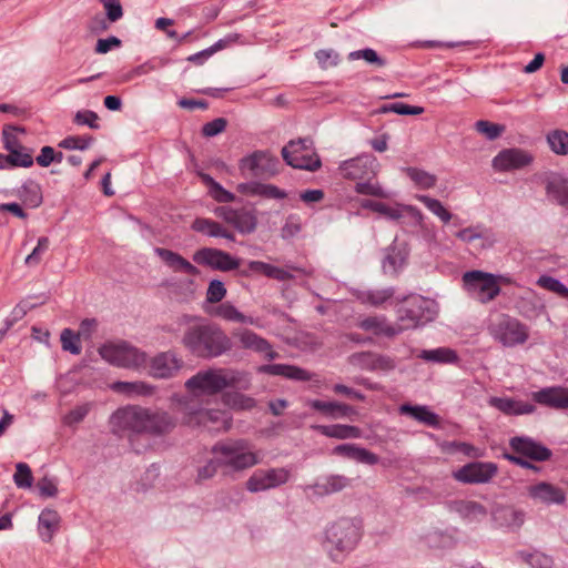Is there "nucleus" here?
<instances>
[{
  "mask_svg": "<svg viewBox=\"0 0 568 568\" xmlns=\"http://www.w3.org/2000/svg\"><path fill=\"white\" fill-rule=\"evenodd\" d=\"M111 424L116 432L131 430L154 435L168 433L174 426L166 413L139 406L118 409L111 417Z\"/></svg>",
  "mask_w": 568,
  "mask_h": 568,
  "instance_id": "1",
  "label": "nucleus"
},
{
  "mask_svg": "<svg viewBox=\"0 0 568 568\" xmlns=\"http://www.w3.org/2000/svg\"><path fill=\"white\" fill-rule=\"evenodd\" d=\"M185 386L193 396L200 397L203 395H216L227 387L247 389L250 381L245 373L236 369L211 368L200 371L186 382Z\"/></svg>",
  "mask_w": 568,
  "mask_h": 568,
  "instance_id": "2",
  "label": "nucleus"
},
{
  "mask_svg": "<svg viewBox=\"0 0 568 568\" xmlns=\"http://www.w3.org/2000/svg\"><path fill=\"white\" fill-rule=\"evenodd\" d=\"M183 344L194 355L216 357L231 348V341L225 332L216 325L195 324L183 335Z\"/></svg>",
  "mask_w": 568,
  "mask_h": 568,
  "instance_id": "3",
  "label": "nucleus"
},
{
  "mask_svg": "<svg viewBox=\"0 0 568 568\" xmlns=\"http://www.w3.org/2000/svg\"><path fill=\"white\" fill-rule=\"evenodd\" d=\"M377 160L373 155H361L344 161L339 172L344 179L357 181L355 190L359 194L376 197H386L382 186L375 181L377 174Z\"/></svg>",
  "mask_w": 568,
  "mask_h": 568,
  "instance_id": "4",
  "label": "nucleus"
},
{
  "mask_svg": "<svg viewBox=\"0 0 568 568\" xmlns=\"http://www.w3.org/2000/svg\"><path fill=\"white\" fill-rule=\"evenodd\" d=\"M211 455L217 456L222 473L242 471L258 464L260 457L245 439L220 440L213 445Z\"/></svg>",
  "mask_w": 568,
  "mask_h": 568,
  "instance_id": "5",
  "label": "nucleus"
},
{
  "mask_svg": "<svg viewBox=\"0 0 568 568\" xmlns=\"http://www.w3.org/2000/svg\"><path fill=\"white\" fill-rule=\"evenodd\" d=\"M463 282L466 291L480 303H488L495 300L501 285L509 284V280L504 276H496L481 271H470L463 275Z\"/></svg>",
  "mask_w": 568,
  "mask_h": 568,
  "instance_id": "6",
  "label": "nucleus"
},
{
  "mask_svg": "<svg viewBox=\"0 0 568 568\" xmlns=\"http://www.w3.org/2000/svg\"><path fill=\"white\" fill-rule=\"evenodd\" d=\"M282 154L286 163L293 168L307 171L321 168V160L308 140L291 141L283 148Z\"/></svg>",
  "mask_w": 568,
  "mask_h": 568,
  "instance_id": "7",
  "label": "nucleus"
},
{
  "mask_svg": "<svg viewBox=\"0 0 568 568\" xmlns=\"http://www.w3.org/2000/svg\"><path fill=\"white\" fill-rule=\"evenodd\" d=\"M99 353L103 359L120 367L138 368L146 363L145 354L126 343L105 344Z\"/></svg>",
  "mask_w": 568,
  "mask_h": 568,
  "instance_id": "8",
  "label": "nucleus"
},
{
  "mask_svg": "<svg viewBox=\"0 0 568 568\" xmlns=\"http://www.w3.org/2000/svg\"><path fill=\"white\" fill-rule=\"evenodd\" d=\"M493 337L506 347H513L526 343L529 338V328L517 318L503 315L490 326Z\"/></svg>",
  "mask_w": 568,
  "mask_h": 568,
  "instance_id": "9",
  "label": "nucleus"
},
{
  "mask_svg": "<svg viewBox=\"0 0 568 568\" xmlns=\"http://www.w3.org/2000/svg\"><path fill=\"white\" fill-rule=\"evenodd\" d=\"M189 426H202L209 432H227L232 427V416L227 410L201 408L189 412L185 417Z\"/></svg>",
  "mask_w": 568,
  "mask_h": 568,
  "instance_id": "10",
  "label": "nucleus"
},
{
  "mask_svg": "<svg viewBox=\"0 0 568 568\" xmlns=\"http://www.w3.org/2000/svg\"><path fill=\"white\" fill-rule=\"evenodd\" d=\"M193 261L203 266H207L212 270L229 272L233 270H237L241 265V261L230 253L213 248V247H203L197 250L193 254Z\"/></svg>",
  "mask_w": 568,
  "mask_h": 568,
  "instance_id": "11",
  "label": "nucleus"
},
{
  "mask_svg": "<svg viewBox=\"0 0 568 568\" xmlns=\"http://www.w3.org/2000/svg\"><path fill=\"white\" fill-rule=\"evenodd\" d=\"M428 302L420 296H412L404 301V304L399 307V324L397 329H408L416 327L417 325L428 321L429 317L425 316V307Z\"/></svg>",
  "mask_w": 568,
  "mask_h": 568,
  "instance_id": "12",
  "label": "nucleus"
},
{
  "mask_svg": "<svg viewBox=\"0 0 568 568\" xmlns=\"http://www.w3.org/2000/svg\"><path fill=\"white\" fill-rule=\"evenodd\" d=\"M497 470L493 463L474 462L454 471L453 477L464 484H483L489 481Z\"/></svg>",
  "mask_w": 568,
  "mask_h": 568,
  "instance_id": "13",
  "label": "nucleus"
},
{
  "mask_svg": "<svg viewBox=\"0 0 568 568\" xmlns=\"http://www.w3.org/2000/svg\"><path fill=\"white\" fill-rule=\"evenodd\" d=\"M278 160L266 152H255L243 159L240 169L252 176L273 175L277 171Z\"/></svg>",
  "mask_w": 568,
  "mask_h": 568,
  "instance_id": "14",
  "label": "nucleus"
},
{
  "mask_svg": "<svg viewBox=\"0 0 568 568\" xmlns=\"http://www.w3.org/2000/svg\"><path fill=\"white\" fill-rule=\"evenodd\" d=\"M290 471L285 468L257 470L247 480L246 487L250 491L256 493L277 487L286 483Z\"/></svg>",
  "mask_w": 568,
  "mask_h": 568,
  "instance_id": "15",
  "label": "nucleus"
},
{
  "mask_svg": "<svg viewBox=\"0 0 568 568\" xmlns=\"http://www.w3.org/2000/svg\"><path fill=\"white\" fill-rule=\"evenodd\" d=\"M532 162V156L528 152L520 149H507L499 152L494 161L493 166L500 172L519 170Z\"/></svg>",
  "mask_w": 568,
  "mask_h": 568,
  "instance_id": "16",
  "label": "nucleus"
},
{
  "mask_svg": "<svg viewBox=\"0 0 568 568\" xmlns=\"http://www.w3.org/2000/svg\"><path fill=\"white\" fill-rule=\"evenodd\" d=\"M535 403L557 409H568V388L561 386L545 387L531 393Z\"/></svg>",
  "mask_w": 568,
  "mask_h": 568,
  "instance_id": "17",
  "label": "nucleus"
},
{
  "mask_svg": "<svg viewBox=\"0 0 568 568\" xmlns=\"http://www.w3.org/2000/svg\"><path fill=\"white\" fill-rule=\"evenodd\" d=\"M510 447L515 453L537 462L547 460L551 456L548 448L527 437L513 438Z\"/></svg>",
  "mask_w": 568,
  "mask_h": 568,
  "instance_id": "18",
  "label": "nucleus"
},
{
  "mask_svg": "<svg viewBox=\"0 0 568 568\" xmlns=\"http://www.w3.org/2000/svg\"><path fill=\"white\" fill-rule=\"evenodd\" d=\"M234 336L240 339L244 348L260 353L265 359L271 361L277 356L276 352L266 339L250 329L239 331L234 333Z\"/></svg>",
  "mask_w": 568,
  "mask_h": 568,
  "instance_id": "19",
  "label": "nucleus"
},
{
  "mask_svg": "<svg viewBox=\"0 0 568 568\" xmlns=\"http://www.w3.org/2000/svg\"><path fill=\"white\" fill-rule=\"evenodd\" d=\"M489 405L509 416L529 415L536 410L535 404L510 397H491Z\"/></svg>",
  "mask_w": 568,
  "mask_h": 568,
  "instance_id": "20",
  "label": "nucleus"
},
{
  "mask_svg": "<svg viewBox=\"0 0 568 568\" xmlns=\"http://www.w3.org/2000/svg\"><path fill=\"white\" fill-rule=\"evenodd\" d=\"M528 495L544 504H564L566 500V494L561 488L545 481L530 485Z\"/></svg>",
  "mask_w": 568,
  "mask_h": 568,
  "instance_id": "21",
  "label": "nucleus"
},
{
  "mask_svg": "<svg viewBox=\"0 0 568 568\" xmlns=\"http://www.w3.org/2000/svg\"><path fill=\"white\" fill-rule=\"evenodd\" d=\"M182 366L174 354L163 353L155 356L150 364V374L154 377L165 378L173 376Z\"/></svg>",
  "mask_w": 568,
  "mask_h": 568,
  "instance_id": "22",
  "label": "nucleus"
},
{
  "mask_svg": "<svg viewBox=\"0 0 568 568\" xmlns=\"http://www.w3.org/2000/svg\"><path fill=\"white\" fill-rule=\"evenodd\" d=\"M156 253L160 258L173 271L183 272L187 275L199 274V270L182 255L166 248H156Z\"/></svg>",
  "mask_w": 568,
  "mask_h": 568,
  "instance_id": "23",
  "label": "nucleus"
},
{
  "mask_svg": "<svg viewBox=\"0 0 568 568\" xmlns=\"http://www.w3.org/2000/svg\"><path fill=\"white\" fill-rule=\"evenodd\" d=\"M333 454L368 465H375L378 462V458L375 454L352 444L336 446L333 449Z\"/></svg>",
  "mask_w": 568,
  "mask_h": 568,
  "instance_id": "24",
  "label": "nucleus"
},
{
  "mask_svg": "<svg viewBox=\"0 0 568 568\" xmlns=\"http://www.w3.org/2000/svg\"><path fill=\"white\" fill-rule=\"evenodd\" d=\"M60 521L61 519L58 511L49 508L42 510L39 516L38 530L44 541L49 542L52 540L53 535L60 528Z\"/></svg>",
  "mask_w": 568,
  "mask_h": 568,
  "instance_id": "25",
  "label": "nucleus"
},
{
  "mask_svg": "<svg viewBox=\"0 0 568 568\" xmlns=\"http://www.w3.org/2000/svg\"><path fill=\"white\" fill-rule=\"evenodd\" d=\"M258 373H265L270 375L284 376L291 379L297 381H307L310 379V375L306 371L284 364H271V365H262L257 368Z\"/></svg>",
  "mask_w": 568,
  "mask_h": 568,
  "instance_id": "26",
  "label": "nucleus"
},
{
  "mask_svg": "<svg viewBox=\"0 0 568 568\" xmlns=\"http://www.w3.org/2000/svg\"><path fill=\"white\" fill-rule=\"evenodd\" d=\"M315 429L322 435L337 439L359 438L361 429L351 425H318Z\"/></svg>",
  "mask_w": 568,
  "mask_h": 568,
  "instance_id": "27",
  "label": "nucleus"
},
{
  "mask_svg": "<svg viewBox=\"0 0 568 568\" xmlns=\"http://www.w3.org/2000/svg\"><path fill=\"white\" fill-rule=\"evenodd\" d=\"M192 229L209 236H221L234 240L233 233L223 227L220 223L204 217H197L192 223Z\"/></svg>",
  "mask_w": 568,
  "mask_h": 568,
  "instance_id": "28",
  "label": "nucleus"
},
{
  "mask_svg": "<svg viewBox=\"0 0 568 568\" xmlns=\"http://www.w3.org/2000/svg\"><path fill=\"white\" fill-rule=\"evenodd\" d=\"M211 315L221 317L227 322L235 323H248L253 324L254 320L241 313L233 304L230 302H224L214 307L213 311L210 312Z\"/></svg>",
  "mask_w": 568,
  "mask_h": 568,
  "instance_id": "29",
  "label": "nucleus"
},
{
  "mask_svg": "<svg viewBox=\"0 0 568 568\" xmlns=\"http://www.w3.org/2000/svg\"><path fill=\"white\" fill-rule=\"evenodd\" d=\"M399 412L400 414L408 415L427 426H437L439 424V417L426 406H412L404 404L400 406Z\"/></svg>",
  "mask_w": 568,
  "mask_h": 568,
  "instance_id": "30",
  "label": "nucleus"
},
{
  "mask_svg": "<svg viewBox=\"0 0 568 568\" xmlns=\"http://www.w3.org/2000/svg\"><path fill=\"white\" fill-rule=\"evenodd\" d=\"M310 405L312 408L333 418L348 416L354 412L349 405L336 402L312 400Z\"/></svg>",
  "mask_w": 568,
  "mask_h": 568,
  "instance_id": "31",
  "label": "nucleus"
},
{
  "mask_svg": "<svg viewBox=\"0 0 568 568\" xmlns=\"http://www.w3.org/2000/svg\"><path fill=\"white\" fill-rule=\"evenodd\" d=\"M359 327L376 335L394 336L399 333L397 326H390L384 318L372 316L363 320Z\"/></svg>",
  "mask_w": 568,
  "mask_h": 568,
  "instance_id": "32",
  "label": "nucleus"
},
{
  "mask_svg": "<svg viewBox=\"0 0 568 568\" xmlns=\"http://www.w3.org/2000/svg\"><path fill=\"white\" fill-rule=\"evenodd\" d=\"M248 268L252 272L261 273L266 277L274 278L277 281H286L292 278V275L287 270L280 268L261 261L250 262Z\"/></svg>",
  "mask_w": 568,
  "mask_h": 568,
  "instance_id": "33",
  "label": "nucleus"
},
{
  "mask_svg": "<svg viewBox=\"0 0 568 568\" xmlns=\"http://www.w3.org/2000/svg\"><path fill=\"white\" fill-rule=\"evenodd\" d=\"M225 406L234 410H250L255 407V399L237 392H229L222 395Z\"/></svg>",
  "mask_w": 568,
  "mask_h": 568,
  "instance_id": "34",
  "label": "nucleus"
},
{
  "mask_svg": "<svg viewBox=\"0 0 568 568\" xmlns=\"http://www.w3.org/2000/svg\"><path fill=\"white\" fill-rule=\"evenodd\" d=\"M9 169L12 168H30L33 165V151L28 146L11 150L6 154Z\"/></svg>",
  "mask_w": 568,
  "mask_h": 568,
  "instance_id": "35",
  "label": "nucleus"
},
{
  "mask_svg": "<svg viewBox=\"0 0 568 568\" xmlns=\"http://www.w3.org/2000/svg\"><path fill=\"white\" fill-rule=\"evenodd\" d=\"M24 132L26 131L22 128L14 125H4L2 129V142L4 150L7 152H10L11 150H17L19 148L24 146L19 136Z\"/></svg>",
  "mask_w": 568,
  "mask_h": 568,
  "instance_id": "36",
  "label": "nucleus"
},
{
  "mask_svg": "<svg viewBox=\"0 0 568 568\" xmlns=\"http://www.w3.org/2000/svg\"><path fill=\"white\" fill-rule=\"evenodd\" d=\"M202 180L205 183V185L209 186V193L215 201L220 203H229L235 200L234 194L223 189L211 176L202 175Z\"/></svg>",
  "mask_w": 568,
  "mask_h": 568,
  "instance_id": "37",
  "label": "nucleus"
},
{
  "mask_svg": "<svg viewBox=\"0 0 568 568\" xmlns=\"http://www.w3.org/2000/svg\"><path fill=\"white\" fill-rule=\"evenodd\" d=\"M548 193L551 194L558 203L568 204V181L562 178H554L547 186Z\"/></svg>",
  "mask_w": 568,
  "mask_h": 568,
  "instance_id": "38",
  "label": "nucleus"
},
{
  "mask_svg": "<svg viewBox=\"0 0 568 568\" xmlns=\"http://www.w3.org/2000/svg\"><path fill=\"white\" fill-rule=\"evenodd\" d=\"M420 357L426 361L438 363H455L458 359L456 352L447 347H440L433 351H424Z\"/></svg>",
  "mask_w": 568,
  "mask_h": 568,
  "instance_id": "39",
  "label": "nucleus"
},
{
  "mask_svg": "<svg viewBox=\"0 0 568 568\" xmlns=\"http://www.w3.org/2000/svg\"><path fill=\"white\" fill-rule=\"evenodd\" d=\"M551 150L557 154H568V132L555 130L547 135Z\"/></svg>",
  "mask_w": 568,
  "mask_h": 568,
  "instance_id": "40",
  "label": "nucleus"
},
{
  "mask_svg": "<svg viewBox=\"0 0 568 568\" xmlns=\"http://www.w3.org/2000/svg\"><path fill=\"white\" fill-rule=\"evenodd\" d=\"M420 201L430 212L437 215L444 223H448L452 219L450 212L442 204L440 201L427 195H418Z\"/></svg>",
  "mask_w": 568,
  "mask_h": 568,
  "instance_id": "41",
  "label": "nucleus"
},
{
  "mask_svg": "<svg viewBox=\"0 0 568 568\" xmlns=\"http://www.w3.org/2000/svg\"><path fill=\"white\" fill-rule=\"evenodd\" d=\"M21 197L26 205L37 207L42 202V194L40 186L33 182L27 183L22 186Z\"/></svg>",
  "mask_w": 568,
  "mask_h": 568,
  "instance_id": "42",
  "label": "nucleus"
},
{
  "mask_svg": "<svg viewBox=\"0 0 568 568\" xmlns=\"http://www.w3.org/2000/svg\"><path fill=\"white\" fill-rule=\"evenodd\" d=\"M61 344L64 351H69L72 354H80V334L74 333L70 328H65L61 333Z\"/></svg>",
  "mask_w": 568,
  "mask_h": 568,
  "instance_id": "43",
  "label": "nucleus"
},
{
  "mask_svg": "<svg viewBox=\"0 0 568 568\" xmlns=\"http://www.w3.org/2000/svg\"><path fill=\"white\" fill-rule=\"evenodd\" d=\"M13 479L18 487L30 488L33 481V476L30 467L24 463H19L16 467Z\"/></svg>",
  "mask_w": 568,
  "mask_h": 568,
  "instance_id": "44",
  "label": "nucleus"
},
{
  "mask_svg": "<svg viewBox=\"0 0 568 568\" xmlns=\"http://www.w3.org/2000/svg\"><path fill=\"white\" fill-rule=\"evenodd\" d=\"M537 284L540 287L554 292L561 297L568 298V288L554 277L544 275L539 277Z\"/></svg>",
  "mask_w": 568,
  "mask_h": 568,
  "instance_id": "45",
  "label": "nucleus"
},
{
  "mask_svg": "<svg viewBox=\"0 0 568 568\" xmlns=\"http://www.w3.org/2000/svg\"><path fill=\"white\" fill-rule=\"evenodd\" d=\"M222 471V464L219 460L217 456L211 457L203 466H201L197 470V479L205 480L210 479L216 475V473Z\"/></svg>",
  "mask_w": 568,
  "mask_h": 568,
  "instance_id": "46",
  "label": "nucleus"
},
{
  "mask_svg": "<svg viewBox=\"0 0 568 568\" xmlns=\"http://www.w3.org/2000/svg\"><path fill=\"white\" fill-rule=\"evenodd\" d=\"M92 140H93V138L91 135H73V136H68V138L63 139L59 143V146L67 149V150H73V149L84 150L90 145Z\"/></svg>",
  "mask_w": 568,
  "mask_h": 568,
  "instance_id": "47",
  "label": "nucleus"
},
{
  "mask_svg": "<svg viewBox=\"0 0 568 568\" xmlns=\"http://www.w3.org/2000/svg\"><path fill=\"white\" fill-rule=\"evenodd\" d=\"M407 175L422 189L433 187L436 183L434 175L417 169H408Z\"/></svg>",
  "mask_w": 568,
  "mask_h": 568,
  "instance_id": "48",
  "label": "nucleus"
},
{
  "mask_svg": "<svg viewBox=\"0 0 568 568\" xmlns=\"http://www.w3.org/2000/svg\"><path fill=\"white\" fill-rule=\"evenodd\" d=\"M226 295V288L224 284L219 280H213L210 282L207 291H206V302L207 303H220Z\"/></svg>",
  "mask_w": 568,
  "mask_h": 568,
  "instance_id": "49",
  "label": "nucleus"
},
{
  "mask_svg": "<svg viewBox=\"0 0 568 568\" xmlns=\"http://www.w3.org/2000/svg\"><path fill=\"white\" fill-rule=\"evenodd\" d=\"M62 153L55 152L51 146H43L41 149L40 154L37 156L36 161L38 165L42 168L49 166L52 162L60 163L62 161Z\"/></svg>",
  "mask_w": 568,
  "mask_h": 568,
  "instance_id": "50",
  "label": "nucleus"
},
{
  "mask_svg": "<svg viewBox=\"0 0 568 568\" xmlns=\"http://www.w3.org/2000/svg\"><path fill=\"white\" fill-rule=\"evenodd\" d=\"M349 362L352 364H359L366 368H377L382 367V363L385 361L381 357H376L373 359V355L369 353H358L354 354L349 357Z\"/></svg>",
  "mask_w": 568,
  "mask_h": 568,
  "instance_id": "51",
  "label": "nucleus"
},
{
  "mask_svg": "<svg viewBox=\"0 0 568 568\" xmlns=\"http://www.w3.org/2000/svg\"><path fill=\"white\" fill-rule=\"evenodd\" d=\"M89 410H90L89 404H83V405L77 406L63 416V423L69 426L78 424L87 416Z\"/></svg>",
  "mask_w": 568,
  "mask_h": 568,
  "instance_id": "52",
  "label": "nucleus"
},
{
  "mask_svg": "<svg viewBox=\"0 0 568 568\" xmlns=\"http://www.w3.org/2000/svg\"><path fill=\"white\" fill-rule=\"evenodd\" d=\"M476 129L478 132L485 134L488 139H496L504 132L505 126L491 123L489 121L480 120L476 123Z\"/></svg>",
  "mask_w": 568,
  "mask_h": 568,
  "instance_id": "53",
  "label": "nucleus"
},
{
  "mask_svg": "<svg viewBox=\"0 0 568 568\" xmlns=\"http://www.w3.org/2000/svg\"><path fill=\"white\" fill-rule=\"evenodd\" d=\"M383 112H395L398 114H412L417 115L422 114L424 112V109L422 106H412L405 103H392L388 105L383 106Z\"/></svg>",
  "mask_w": 568,
  "mask_h": 568,
  "instance_id": "54",
  "label": "nucleus"
},
{
  "mask_svg": "<svg viewBox=\"0 0 568 568\" xmlns=\"http://www.w3.org/2000/svg\"><path fill=\"white\" fill-rule=\"evenodd\" d=\"M256 224L255 217L252 213L241 210L234 227L241 232H251Z\"/></svg>",
  "mask_w": 568,
  "mask_h": 568,
  "instance_id": "55",
  "label": "nucleus"
},
{
  "mask_svg": "<svg viewBox=\"0 0 568 568\" xmlns=\"http://www.w3.org/2000/svg\"><path fill=\"white\" fill-rule=\"evenodd\" d=\"M113 389L126 394H148L149 387L143 383H124L118 382L113 384Z\"/></svg>",
  "mask_w": 568,
  "mask_h": 568,
  "instance_id": "56",
  "label": "nucleus"
},
{
  "mask_svg": "<svg viewBox=\"0 0 568 568\" xmlns=\"http://www.w3.org/2000/svg\"><path fill=\"white\" fill-rule=\"evenodd\" d=\"M254 191L256 192L257 195H261L263 197H267V199H284L286 196L285 192L280 190L277 186L275 185H271V184H256V186H254Z\"/></svg>",
  "mask_w": 568,
  "mask_h": 568,
  "instance_id": "57",
  "label": "nucleus"
},
{
  "mask_svg": "<svg viewBox=\"0 0 568 568\" xmlns=\"http://www.w3.org/2000/svg\"><path fill=\"white\" fill-rule=\"evenodd\" d=\"M351 59H363L369 63L376 64L378 67H383L385 64V61L378 57L377 52L373 49H364L358 50L355 52H352L349 54Z\"/></svg>",
  "mask_w": 568,
  "mask_h": 568,
  "instance_id": "58",
  "label": "nucleus"
},
{
  "mask_svg": "<svg viewBox=\"0 0 568 568\" xmlns=\"http://www.w3.org/2000/svg\"><path fill=\"white\" fill-rule=\"evenodd\" d=\"M226 120L223 118H217L211 122H207L202 128V133L204 136H214L221 132H223L226 128Z\"/></svg>",
  "mask_w": 568,
  "mask_h": 568,
  "instance_id": "59",
  "label": "nucleus"
},
{
  "mask_svg": "<svg viewBox=\"0 0 568 568\" xmlns=\"http://www.w3.org/2000/svg\"><path fill=\"white\" fill-rule=\"evenodd\" d=\"M101 2L106 10L108 18L111 22H114L122 17V7L118 0H101Z\"/></svg>",
  "mask_w": 568,
  "mask_h": 568,
  "instance_id": "60",
  "label": "nucleus"
},
{
  "mask_svg": "<svg viewBox=\"0 0 568 568\" xmlns=\"http://www.w3.org/2000/svg\"><path fill=\"white\" fill-rule=\"evenodd\" d=\"M75 121L79 124H87L92 129H97L99 126L98 114L95 112L89 111V110L78 112L75 115Z\"/></svg>",
  "mask_w": 568,
  "mask_h": 568,
  "instance_id": "61",
  "label": "nucleus"
},
{
  "mask_svg": "<svg viewBox=\"0 0 568 568\" xmlns=\"http://www.w3.org/2000/svg\"><path fill=\"white\" fill-rule=\"evenodd\" d=\"M223 45L221 44V42L214 44L213 47L206 49V50H203L201 52H197L195 54H192L187 58V60L190 62H193L195 64H201L203 63L206 59H209L213 53H215L217 50L222 49Z\"/></svg>",
  "mask_w": 568,
  "mask_h": 568,
  "instance_id": "62",
  "label": "nucleus"
},
{
  "mask_svg": "<svg viewBox=\"0 0 568 568\" xmlns=\"http://www.w3.org/2000/svg\"><path fill=\"white\" fill-rule=\"evenodd\" d=\"M300 199L306 205H313L324 199V192L322 190H306L300 193Z\"/></svg>",
  "mask_w": 568,
  "mask_h": 568,
  "instance_id": "63",
  "label": "nucleus"
},
{
  "mask_svg": "<svg viewBox=\"0 0 568 568\" xmlns=\"http://www.w3.org/2000/svg\"><path fill=\"white\" fill-rule=\"evenodd\" d=\"M121 45V41L116 37H110L109 39H100L98 40L95 52L103 54L110 51L112 48H118Z\"/></svg>",
  "mask_w": 568,
  "mask_h": 568,
  "instance_id": "64",
  "label": "nucleus"
}]
</instances>
